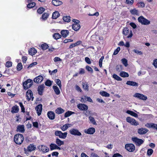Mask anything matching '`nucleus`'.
Instances as JSON below:
<instances>
[{"label":"nucleus","mask_w":157,"mask_h":157,"mask_svg":"<svg viewBox=\"0 0 157 157\" xmlns=\"http://www.w3.org/2000/svg\"><path fill=\"white\" fill-rule=\"evenodd\" d=\"M24 140V137L22 134L18 133L14 135L13 141L17 144L21 145L23 142Z\"/></svg>","instance_id":"obj_1"},{"label":"nucleus","mask_w":157,"mask_h":157,"mask_svg":"<svg viewBox=\"0 0 157 157\" xmlns=\"http://www.w3.org/2000/svg\"><path fill=\"white\" fill-rule=\"evenodd\" d=\"M138 20L139 22L141 23L142 25H149L150 23V21L145 18L143 16H142L138 18Z\"/></svg>","instance_id":"obj_2"},{"label":"nucleus","mask_w":157,"mask_h":157,"mask_svg":"<svg viewBox=\"0 0 157 157\" xmlns=\"http://www.w3.org/2000/svg\"><path fill=\"white\" fill-rule=\"evenodd\" d=\"M24 89L26 90L29 88L33 84V80L30 79H28L23 82Z\"/></svg>","instance_id":"obj_3"},{"label":"nucleus","mask_w":157,"mask_h":157,"mask_svg":"<svg viewBox=\"0 0 157 157\" xmlns=\"http://www.w3.org/2000/svg\"><path fill=\"white\" fill-rule=\"evenodd\" d=\"M132 140L136 146H140L144 142L143 140L138 138L136 137H133Z\"/></svg>","instance_id":"obj_4"},{"label":"nucleus","mask_w":157,"mask_h":157,"mask_svg":"<svg viewBox=\"0 0 157 157\" xmlns=\"http://www.w3.org/2000/svg\"><path fill=\"white\" fill-rule=\"evenodd\" d=\"M36 148V147L33 144H30L27 147V149L24 148V151L25 153H28V152H32L34 151Z\"/></svg>","instance_id":"obj_5"},{"label":"nucleus","mask_w":157,"mask_h":157,"mask_svg":"<svg viewBox=\"0 0 157 157\" xmlns=\"http://www.w3.org/2000/svg\"><path fill=\"white\" fill-rule=\"evenodd\" d=\"M125 148L129 152L133 151L135 149V145L132 144H125Z\"/></svg>","instance_id":"obj_6"},{"label":"nucleus","mask_w":157,"mask_h":157,"mask_svg":"<svg viewBox=\"0 0 157 157\" xmlns=\"http://www.w3.org/2000/svg\"><path fill=\"white\" fill-rule=\"evenodd\" d=\"M37 147L39 151L44 153L48 152L49 150V148L48 147L44 145H40Z\"/></svg>","instance_id":"obj_7"},{"label":"nucleus","mask_w":157,"mask_h":157,"mask_svg":"<svg viewBox=\"0 0 157 157\" xmlns=\"http://www.w3.org/2000/svg\"><path fill=\"white\" fill-rule=\"evenodd\" d=\"M70 133L72 135L77 136H81L82 134L79 130L73 128L69 130Z\"/></svg>","instance_id":"obj_8"},{"label":"nucleus","mask_w":157,"mask_h":157,"mask_svg":"<svg viewBox=\"0 0 157 157\" xmlns=\"http://www.w3.org/2000/svg\"><path fill=\"white\" fill-rule=\"evenodd\" d=\"M126 120L127 122L130 123L132 125L136 126L139 124L138 122H137L135 119L132 118L130 117H127Z\"/></svg>","instance_id":"obj_9"},{"label":"nucleus","mask_w":157,"mask_h":157,"mask_svg":"<svg viewBox=\"0 0 157 157\" xmlns=\"http://www.w3.org/2000/svg\"><path fill=\"white\" fill-rule=\"evenodd\" d=\"M26 97L27 100L28 101H29L32 98V100L33 101V94L32 90H29L26 93Z\"/></svg>","instance_id":"obj_10"},{"label":"nucleus","mask_w":157,"mask_h":157,"mask_svg":"<svg viewBox=\"0 0 157 157\" xmlns=\"http://www.w3.org/2000/svg\"><path fill=\"white\" fill-rule=\"evenodd\" d=\"M78 108L81 110L86 111L88 109L87 105L84 104L79 103L77 105Z\"/></svg>","instance_id":"obj_11"},{"label":"nucleus","mask_w":157,"mask_h":157,"mask_svg":"<svg viewBox=\"0 0 157 157\" xmlns=\"http://www.w3.org/2000/svg\"><path fill=\"white\" fill-rule=\"evenodd\" d=\"M44 88V86L43 84L40 85L38 86L37 91L38 94L39 95H43Z\"/></svg>","instance_id":"obj_12"},{"label":"nucleus","mask_w":157,"mask_h":157,"mask_svg":"<svg viewBox=\"0 0 157 157\" xmlns=\"http://www.w3.org/2000/svg\"><path fill=\"white\" fill-rule=\"evenodd\" d=\"M134 96V97L137 98L139 99L144 100H146L147 99V98L146 96L142 94L139 93H136L135 94Z\"/></svg>","instance_id":"obj_13"},{"label":"nucleus","mask_w":157,"mask_h":157,"mask_svg":"<svg viewBox=\"0 0 157 157\" xmlns=\"http://www.w3.org/2000/svg\"><path fill=\"white\" fill-rule=\"evenodd\" d=\"M36 110L37 115L39 116L41 114L42 110V105L41 104H39L36 106L35 108Z\"/></svg>","instance_id":"obj_14"},{"label":"nucleus","mask_w":157,"mask_h":157,"mask_svg":"<svg viewBox=\"0 0 157 157\" xmlns=\"http://www.w3.org/2000/svg\"><path fill=\"white\" fill-rule=\"evenodd\" d=\"M43 79V77L41 75H39L35 78L33 79V81L35 83H39L42 82Z\"/></svg>","instance_id":"obj_15"},{"label":"nucleus","mask_w":157,"mask_h":157,"mask_svg":"<svg viewBox=\"0 0 157 157\" xmlns=\"http://www.w3.org/2000/svg\"><path fill=\"white\" fill-rule=\"evenodd\" d=\"M95 132V129L93 127L89 128L87 129H85L84 130V132L86 133H87L89 134H92Z\"/></svg>","instance_id":"obj_16"},{"label":"nucleus","mask_w":157,"mask_h":157,"mask_svg":"<svg viewBox=\"0 0 157 157\" xmlns=\"http://www.w3.org/2000/svg\"><path fill=\"white\" fill-rule=\"evenodd\" d=\"M47 116L48 118L50 120H53L55 117V114L54 112L52 111L48 112L47 113Z\"/></svg>","instance_id":"obj_17"},{"label":"nucleus","mask_w":157,"mask_h":157,"mask_svg":"<svg viewBox=\"0 0 157 157\" xmlns=\"http://www.w3.org/2000/svg\"><path fill=\"white\" fill-rule=\"evenodd\" d=\"M25 131V128L23 125H19L17 126L16 131L21 133H23Z\"/></svg>","instance_id":"obj_18"},{"label":"nucleus","mask_w":157,"mask_h":157,"mask_svg":"<svg viewBox=\"0 0 157 157\" xmlns=\"http://www.w3.org/2000/svg\"><path fill=\"white\" fill-rule=\"evenodd\" d=\"M148 131L147 129L142 128L138 129V132L140 134L143 135L146 133Z\"/></svg>","instance_id":"obj_19"},{"label":"nucleus","mask_w":157,"mask_h":157,"mask_svg":"<svg viewBox=\"0 0 157 157\" xmlns=\"http://www.w3.org/2000/svg\"><path fill=\"white\" fill-rule=\"evenodd\" d=\"M19 110V108L18 106L16 105L13 106L11 108V112L12 113H17Z\"/></svg>","instance_id":"obj_20"},{"label":"nucleus","mask_w":157,"mask_h":157,"mask_svg":"<svg viewBox=\"0 0 157 157\" xmlns=\"http://www.w3.org/2000/svg\"><path fill=\"white\" fill-rule=\"evenodd\" d=\"M69 31L68 30H63L61 32V34L63 37H66L69 34Z\"/></svg>","instance_id":"obj_21"},{"label":"nucleus","mask_w":157,"mask_h":157,"mask_svg":"<svg viewBox=\"0 0 157 157\" xmlns=\"http://www.w3.org/2000/svg\"><path fill=\"white\" fill-rule=\"evenodd\" d=\"M52 2V4L55 6H58L63 4L62 2L58 0H53Z\"/></svg>","instance_id":"obj_22"},{"label":"nucleus","mask_w":157,"mask_h":157,"mask_svg":"<svg viewBox=\"0 0 157 157\" xmlns=\"http://www.w3.org/2000/svg\"><path fill=\"white\" fill-rule=\"evenodd\" d=\"M127 85L135 86H138V84L137 83L130 81H128L126 83Z\"/></svg>","instance_id":"obj_23"},{"label":"nucleus","mask_w":157,"mask_h":157,"mask_svg":"<svg viewBox=\"0 0 157 157\" xmlns=\"http://www.w3.org/2000/svg\"><path fill=\"white\" fill-rule=\"evenodd\" d=\"M37 52V51L34 48H30L29 50V53L30 55L33 56Z\"/></svg>","instance_id":"obj_24"},{"label":"nucleus","mask_w":157,"mask_h":157,"mask_svg":"<svg viewBox=\"0 0 157 157\" xmlns=\"http://www.w3.org/2000/svg\"><path fill=\"white\" fill-rule=\"evenodd\" d=\"M65 110L61 107H58L55 110V113L58 114H60L63 113Z\"/></svg>","instance_id":"obj_25"},{"label":"nucleus","mask_w":157,"mask_h":157,"mask_svg":"<svg viewBox=\"0 0 157 157\" xmlns=\"http://www.w3.org/2000/svg\"><path fill=\"white\" fill-rule=\"evenodd\" d=\"M81 28L80 25L73 24L72 25V29L75 31H77L79 30Z\"/></svg>","instance_id":"obj_26"},{"label":"nucleus","mask_w":157,"mask_h":157,"mask_svg":"<svg viewBox=\"0 0 157 157\" xmlns=\"http://www.w3.org/2000/svg\"><path fill=\"white\" fill-rule=\"evenodd\" d=\"M60 16L59 13L57 11H55L52 13V17L53 19H56Z\"/></svg>","instance_id":"obj_27"},{"label":"nucleus","mask_w":157,"mask_h":157,"mask_svg":"<svg viewBox=\"0 0 157 157\" xmlns=\"http://www.w3.org/2000/svg\"><path fill=\"white\" fill-rule=\"evenodd\" d=\"M62 37V36L61 35H60L59 33H55L53 34V38L56 40H57L60 38H61Z\"/></svg>","instance_id":"obj_28"},{"label":"nucleus","mask_w":157,"mask_h":157,"mask_svg":"<svg viewBox=\"0 0 157 157\" xmlns=\"http://www.w3.org/2000/svg\"><path fill=\"white\" fill-rule=\"evenodd\" d=\"M126 113L135 117H138L137 114L135 113V112H133V111L129 110H128L127 111Z\"/></svg>","instance_id":"obj_29"},{"label":"nucleus","mask_w":157,"mask_h":157,"mask_svg":"<svg viewBox=\"0 0 157 157\" xmlns=\"http://www.w3.org/2000/svg\"><path fill=\"white\" fill-rule=\"evenodd\" d=\"M56 143L59 146H60L61 145H63L64 144L63 141H61L58 138L56 139Z\"/></svg>","instance_id":"obj_30"},{"label":"nucleus","mask_w":157,"mask_h":157,"mask_svg":"<svg viewBox=\"0 0 157 157\" xmlns=\"http://www.w3.org/2000/svg\"><path fill=\"white\" fill-rule=\"evenodd\" d=\"M53 88L56 94L59 95L60 94V91L57 86H53Z\"/></svg>","instance_id":"obj_31"},{"label":"nucleus","mask_w":157,"mask_h":157,"mask_svg":"<svg viewBox=\"0 0 157 157\" xmlns=\"http://www.w3.org/2000/svg\"><path fill=\"white\" fill-rule=\"evenodd\" d=\"M119 75L123 77H128L129 76L128 74L124 71H122L120 73Z\"/></svg>","instance_id":"obj_32"},{"label":"nucleus","mask_w":157,"mask_h":157,"mask_svg":"<svg viewBox=\"0 0 157 157\" xmlns=\"http://www.w3.org/2000/svg\"><path fill=\"white\" fill-rule=\"evenodd\" d=\"M63 20L65 22H69L71 21V17L69 16H65L63 17Z\"/></svg>","instance_id":"obj_33"},{"label":"nucleus","mask_w":157,"mask_h":157,"mask_svg":"<svg viewBox=\"0 0 157 157\" xmlns=\"http://www.w3.org/2000/svg\"><path fill=\"white\" fill-rule=\"evenodd\" d=\"M71 124H66L63 126L61 128V129L63 131H65L68 128L71 126Z\"/></svg>","instance_id":"obj_34"},{"label":"nucleus","mask_w":157,"mask_h":157,"mask_svg":"<svg viewBox=\"0 0 157 157\" xmlns=\"http://www.w3.org/2000/svg\"><path fill=\"white\" fill-rule=\"evenodd\" d=\"M49 15V13H44L42 15L41 18L44 20H45L48 17Z\"/></svg>","instance_id":"obj_35"},{"label":"nucleus","mask_w":157,"mask_h":157,"mask_svg":"<svg viewBox=\"0 0 157 157\" xmlns=\"http://www.w3.org/2000/svg\"><path fill=\"white\" fill-rule=\"evenodd\" d=\"M74 113H75L74 112H72L71 111H68L65 113L64 114V117H69L72 114Z\"/></svg>","instance_id":"obj_36"},{"label":"nucleus","mask_w":157,"mask_h":157,"mask_svg":"<svg viewBox=\"0 0 157 157\" xmlns=\"http://www.w3.org/2000/svg\"><path fill=\"white\" fill-rule=\"evenodd\" d=\"M82 88H83L87 91H88L89 90V86L87 83L86 82H82Z\"/></svg>","instance_id":"obj_37"},{"label":"nucleus","mask_w":157,"mask_h":157,"mask_svg":"<svg viewBox=\"0 0 157 157\" xmlns=\"http://www.w3.org/2000/svg\"><path fill=\"white\" fill-rule=\"evenodd\" d=\"M45 10V9L44 7H40L37 10V12L39 14H41Z\"/></svg>","instance_id":"obj_38"},{"label":"nucleus","mask_w":157,"mask_h":157,"mask_svg":"<svg viewBox=\"0 0 157 157\" xmlns=\"http://www.w3.org/2000/svg\"><path fill=\"white\" fill-rule=\"evenodd\" d=\"M48 45L46 43L42 44L41 46V48L43 50H45L48 48Z\"/></svg>","instance_id":"obj_39"},{"label":"nucleus","mask_w":157,"mask_h":157,"mask_svg":"<svg viewBox=\"0 0 157 157\" xmlns=\"http://www.w3.org/2000/svg\"><path fill=\"white\" fill-rule=\"evenodd\" d=\"M36 5V3L35 2H31L29 3L27 5V7L28 8H32L34 7Z\"/></svg>","instance_id":"obj_40"},{"label":"nucleus","mask_w":157,"mask_h":157,"mask_svg":"<svg viewBox=\"0 0 157 157\" xmlns=\"http://www.w3.org/2000/svg\"><path fill=\"white\" fill-rule=\"evenodd\" d=\"M52 81H51L49 79H47L45 82V85L47 86H50L52 84Z\"/></svg>","instance_id":"obj_41"},{"label":"nucleus","mask_w":157,"mask_h":157,"mask_svg":"<svg viewBox=\"0 0 157 157\" xmlns=\"http://www.w3.org/2000/svg\"><path fill=\"white\" fill-rule=\"evenodd\" d=\"M100 93L102 96L106 97H109L110 95V94L109 93L104 91H101Z\"/></svg>","instance_id":"obj_42"},{"label":"nucleus","mask_w":157,"mask_h":157,"mask_svg":"<svg viewBox=\"0 0 157 157\" xmlns=\"http://www.w3.org/2000/svg\"><path fill=\"white\" fill-rule=\"evenodd\" d=\"M57 145L54 144L52 143L50 145V148L51 151L56 149Z\"/></svg>","instance_id":"obj_43"},{"label":"nucleus","mask_w":157,"mask_h":157,"mask_svg":"<svg viewBox=\"0 0 157 157\" xmlns=\"http://www.w3.org/2000/svg\"><path fill=\"white\" fill-rule=\"evenodd\" d=\"M129 31L128 28L127 27H126L124 29L123 33L124 35L126 36L129 33Z\"/></svg>","instance_id":"obj_44"},{"label":"nucleus","mask_w":157,"mask_h":157,"mask_svg":"<svg viewBox=\"0 0 157 157\" xmlns=\"http://www.w3.org/2000/svg\"><path fill=\"white\" fill-rule=\"evenodd\" d=\"M113 77L117 81H121L122 80V79L121 78L115 74H114L113 75Z\"/></svg>","instance_id":"obj_45"},{"label":"nucleus","mask_w":157,"mask_h":157,"mask_svg":"<svg viewBox=\"0 0 157 157\" xmlns=\"http://www.w3.org/2000/svg\"><path fill=\"white\" fill-rule=\"evenodd\" d=\"M23 66L22 63H19L17 66V70L18 71H20L21 70Z\"/></svg>","instance_id":"obj_46"},{"label":"nucleus","mask_w":157,"mask_h":157,"mask_svg":"<svg viewBox=\"0 0 157 157\" xmlns=\"http://www.w3.org/2000/svg\"><path fill=\"white\" fill-rule=\"evenodd\" d=\"M130 13L133 15H137L138 14V11L135 9H134L132 10H131L130 11Z\"/></svg>","instance_id":"obj_47"},{"label":"nucleus","mask_w":157,"mask_h":157,"mask_svg":"<svg viewBox=\"0 0 157 157\" xmlns=\"http://www.w3.org/2000/svg\"><path fill=\"white\" fill-rule=\"evenodd\" d=\"M153 150L151 148L148 149L147 151V155L148 156H150L153 153Z\"/></svg>","instance_id":"obj_48"},{"label":"nucleus","mask_w":157,"mask_h":157,"mask_svg":"<svg viewBox=\"0 0 157 157\" xmlns=\"http://www.w3.org/2000/svg\"><path fill=\"white\" fill-rule=\"evenodd\" d=\"M121 61L125 66L127 67L128 65V61L126 59L123 58L121 60Z\"/></svg>","instance_id":"obj_49"},{"label":"nucleus","mask_w":157,"mask_h":157,"mask_svg":"<svg viewBox=\"0 0 157 157\" xmlns=\"http://www.w3.org/2000/svg\"><path fill=\"white\" fill-rule=\"evenodd\" d=\"M60 134H61L60 138L65 139V138H66V137L67 136V132L62 133L61 132V133Z\"/></svg>","instance_id":"obj_50"},{"label":"nucleus","mask_w":157,"mask_h":157,"mask_svg":"<svg viewBox=\"0 0 157 157\" xmlns=\"http://www.w3.org/2000/svg\"><path fill=\"white\" fill-rule=\"evenodd\" d=\"M122 66L121 65H117L116 67V70L117 71L119 72L122 70Z\"/></svg>","instance_id":"obj_51"},{"label":"nucleus","mask_w":157,"mask_h":157,"mask_svg":"<svg viewBox=\"0 0 157 157\" xmlns=\"http://www.w3.org/2000/svg\"><path fill=\"white\" fill-rule=\"evenodd\" d=\"M19 105L20 106L21 109V111L22 113H25V107L23 105V104L21 102H20L19 103Z\"/></svg>","instance_id":"obj_52"},{"label":"nucleus","mask_w":157,"mask_h":157,"mask_svg":"<svg viewBox=\"0 0 157 157\" xmlns=\"http://www.w3.org/2000/svg\"><path fill=\"white\" fill-rule=\"evenodd\" d=\"M89 119H90V122L94 124H96V122L95 121L94 119V118L91 116H90L89 117Z\"/></svg>","instance_id":"obj_53"},{"label":"nucleus","mask_w":157,"mask_h":157,"mask_svg":"<svg viewBox=\"0 0 157 157\" xmlns=\"http://www.w3.org/2000/svg\"><path fill=\"white\" fill-rule=\"evenodd\" d=\"M56 82L57 85H58L59 87L61 88V87L62 85L60 80L59 79H56Z\"/></svg>","instance_id":"obj_54"},{"label":"nucleus","mask_w":157,"mask_h":157,"mask_svg":"<svg viewBox=\"0 0 157 157\" xmlns=\"http://www.w3.org/2000/svg\"><path fill=\"white\" fill-rule=\"evenodd\" d=\"M26 116L28 117H26V121L30 120L32 118V117L29 116V112L27 111L26 113Z\"/></svg>","instance_id":"obj_55"},{"label":"nucleus","mask_w":157,"mask_h":157,"mask_svg":"<svg viewBox=\"0 0 157 157\" xmlns=\"http://www.w3.org/2000/svg\"><path fill=\"white\" fill-rule=\"evenodd\" d=\"M12 63L11 61H7L6 64V66L7 67H10L12 66Z\"/></svg>","instance_id":"obj_56"},{"label":"nucleus","mask_w":157,"mask_h":157,"mask_svg":"<svg viewBox=\"0 0 157 157\" xmlns=\"http://www.w3.org/2000/svg\"><path fill=\"white\" fill-rule=\"evenodd\" d=\"M61 132L60 131L57 130L56 131L55 133V134L56 136H58L60 138H61Z\"/></svg>","instance_id":"obj_57"},{"label":"nucleus","mask_w":157,"mask_h":157,"mask_svg":"<svg viewBox=\"0 0 157 157\" xmlns=\"http://www.w3.org/2000/svg\"><path fill=\"white\" fill-rule=\"evenodd\" d=\"M37 64V63L36 62H33L30 64V65L28 67V68H29L32 67H34L35 65H36Z\"/></svg>","instance_id":"obj_58"},{"label":"nucleus","mask_w":157,"mask_h":157,"mask_svg":"<svg viewBox=\"0 0 157 157\" xmlns=\"http://www.w3.org/2000/svg\"><path fill=\"white\" fill-rule=\"evenodd\" d=\"M120 50V48L118 47L114 51L113 54L114 55H116L118 54Z\"/></svg>","instance_id":"obj_59"},{"label":"nucleus","mask_w":157,"mask_h":157,"mask_svg":"<svg viewBox=\"0 0 157 157\" xmlns=\"http://www.w3.org/2000/svg\"><path fill=\"white\" fill-rule=\"evenodd\" d=\"M85 61L88 64H90L91 63L90 60L88 57H86L85 58Z\"/></svg>","instance_id":"obj_60"},{"label":"nucleus","mask_w":157,"mask_h":157,"mask_svg":"<svg viewBox=\"0 0 157 157\" xmlns=\"http://www.w3.org/2000/svg\"><path fill=\"white\" fill-rule=\"evenodd\" d=\"M134 2L133 0H126V3L131 5H132Z\"/></svg>","instance_id":"obj_61"},{"label":"nucleus","mask_w":157,"mask_h":157,"mask_svg":"<svg viewBox=\"0 0 157 157\" xmlns=\"http://www.w3.org/2000/svg\"><path fill=\"white\" fill-rule=\"evenodd\" d=\"M86 70L89 71L91 72H93V71L92 68L88 66H86Z\"/></svg>","instance_id":"obj_62"},{"label":"nucleus","mask_w":157,"mask_h":157,"mask_svg":"<svg viewBox=\"0 0 157 157\" xmlns=\"http://www.w3.org/2000/svg\"><path fill=\"white\" fill-rule=\"evenodd\" d=\"M151 126V128L157 130V124L152 123Z\"/></svg>","instance_id":"obj_63"},{"label":"nucleus","mask_w":157,"mask_h":157,"mask_svg":"<svg viewBox=\"0 0 157 157\" xmlns=\"http://www.w3.org/2000/svg\"><path fill=\"white\" fill-rule=\"evenodd\" d=\"M113 157H123V156L119 153L114 154L113 156Z\"/></svg>","instance_id":"obj_64"}]
</instances>
